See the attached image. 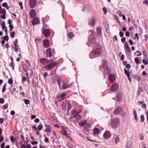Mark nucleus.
Instances as JSON below:
<instances>
[{"label": "nucleus", "mask_w": 148, "mask_h": 148, "mask_svg": "<svg viewBox=\"0 0 148 148\" xmlns=\"http://www.w3.org/2000/svg\"><path fill=\"white\" fill-rule=\"evenodd\" d=\"M89 32L90 34H91L89 38L90 40V43L92 45V47L93 48H95L97 47H99L100 45L97 42L95 35V32L92 30H90Z\"/></svg>", "instance_id": "f257e3e1"}, {"label": "nucleus", "mask_w": 148, "mask_h": 148, "mask_svg": "<svg viewBox=\"0 0 148 148\" xmlns=\"http://www.w3.org/2000/svg\"><path fill=\"white\" fill-rule=\"evenodd\" d=\"M95 48H93V50L90 53V56L91 58L93 59L97 57L101 54L102 49L100 45Z\"/></svg>", "instance_id": "f03ea898"}, {"label": "nucleus", "mask_w": 148, "mask_h": 148, "mask_svg": "<svg viewBox=\"0 0 148 148\" xmlns=\"http://www.w3.org/2000/svg\"><path fill=\"white\" fill-rule=\"evenodd\" d=\"M57 82L59 88L62 89H65L71 86V84L69 83L66 81L61 80V79L58 78L57 80Z\"/></svg>", "instance_id": "7ed1b4c3"}, {"label": "nucleus", "mask_w": 148, "mask_h": 148, "mask_svg": "<svg viewBox=\"0 0 148 148\" xmlns=\"http://www.w3.org/2000/svg\"><path fill=\"white\" fill-rule=\"evenodd\" d=\"M120 121L118 118H115L112 120L109 124L110 127L113 129H116L118 127Z\"/></svg>", "instance_id": "20e7f679"}, {"label": "nucleus", "mask_w": 148, "mask_h": 148, "mask_svg": "<svg viewBox=\"0 0 148 148\" xmlns=\"http://www.w3.org/2000/svg\"><path fill=\"white\" fill-rule=\"evenodd\" d=\"M62 108L64 110H67L68 112L71 108V106L69 102L66 100L64 101L62 103L61 105Z\"/></svg>", "instance_id": "39448f33"}, {"label": "nucleus", "mask_w": 148, "mask_h": 148, "mask_svg": "<svg viewBox=\"0 0 148 148\" xmlns=\"http://www.w3.org/2000/svg\"><path fill=\"white\" fill-rule=\"evenodd\" d=\"M61 127L62 130L60 132V134L64 136H67L68 135L67 132L69 130V129L64 126H62Z\"/></svg>", "instance_id": "423d86ee"}, {"label": "nucleus", "mask_w": 148, "mask_h": 148, "mask_svg": "<svg viewBox=\"0 0 148 148\" xmlns=\"http://www.w3.org/2000/svg\"><path fill=\"white\" fill-rule=\"evenodd\" d=\"M56 64L55 63H52L47 65L45 66L44 68L46 70H51L56 66Z\"/></svg>", "instance_id": "0eeeda50"}, {"label": "nucleus", "mask_w": 148, "mask_h": 148, "mask_svg": "<svg viewBox=\"0 0 148 148\" xmlns=\"http://www.w3.org/2000/svg\"><path fill=\"white\" fill-rule=\"evenodd\" d=\"M42 33L44 36L46 37H48L50 35V31L47 29H42Z\"/></svg>", "instance_id": "6e6552de"}, {"label": "nucleus", "mask_w": 148, "mask_h": 148, "mask_svg": "<svg viewBox=\"0 0 148 148\" xmlns=\"http://www.w3.org/2000/svg\"><path fill=\"white\" fill-rule=\"evenodd\" d=\"M119 88V85L117 83L114 84L111 86L110 90L113 92H115Z\"/></svg>", "instance_id": "1a4fd4ad"}, {"label": "nucleus", "mask_w": 148, "mask_h": 148, "mask_svg": "<svg viewBox=\"0 0 148 148\" xmlns=\"http://www.w3.org/2000/svg\"><path fill=\"white\" fill-rule=\"evenodd\" d=\"M36 0H29V5L31 8H34L36 5Z\"/></svg>", "instance_id": "9d476101"}, {"label": "nucleus", "mask_w": 148, "mask_h": 148, "mask_svg": "<svg viewBox=\"0 0 148 148\" xmlns=\"http://www.w3.org/2000/svg\"><path fill=\"white\" fill-rule=\"evenodd\" d=\"M111 136V133L108 131H106L104 133L103 136L106 139H109Z\"/></svg>", "instance_id": "9b49d317"}, {"label": "nucleus", "mask_w": 148, "mask_h": 148, "mask_svg": "<svg viewBox=\"0 0 148 148\" xmlns=\"http://www.w3.org/2000/svg\"><path fill=\"white\" fill-rule=\"evenodd\" d=\"M32 23L34 25L39 24L40 23V21L38 18L36 17L34 18L32 21Z\"/></svg>", "instance_id": "f8f14e48"}, {"label": "nucleus", "mask_w": 148, "mask_h": 148, "mask_svg": "<svg viewBox=\"0 0 148 148\" xmlns=\"http://www.w3.org/2000/svg\"><path fill=\"white\" fill-rule=\"evenodd\" d=\"M30 15L31 18H35L36 16V14L35 10L34 9L31 10L30 11Z\"/></svg>", "instance_id": "ddd939ff"}, {"label": "nucleus", "mask_w": 148, "mask_h": 148, "mask_svg": "<svg viewBox=\"0 0 148 148\" xmlns=\"http://www.w3.org/2000/svg\"><path fill=\"white\" fill-rule=\"evenodd\" d=\"M45 126L46 129L44 131V132H50L52 130L51 127L49 125H47L46 124H45Z\"/></svg>", "instance_id": "4468645a"}, {"label": "nucleus", "mask_w": 148, "mask_h": 148, "mask_svg": "<svg viewBox=\"0 0 148 148\" xmlns=\"http://www.w3.org/2000/svg\"><path fill=\"white\" fill-rule=\"evenodd\" d=\"M110 81L111 83H113L115 80V76L114 74H110L109 75Z\"/></svg>", "instance_id": "2eb2a0df"}, {"label": "nucleus", "mask_w": 148, "mask_h": 148, "mask_svg": "<svg viewBox=\"0 0 148 148\" xmlns=\"http://www.w3.org/2000/svg\"><path fill=\"white\" fill-rule=\"evenodd\" d=\"M43 43L44 47L45 48H47L49 46V42L47 39L44 40L43 41Z\"/></svg>", "instance_id": "dca6fc26"}, {"label": "nucleus", "mask_w": 148, "mask_h": 148, "mask_svg": "<svg viewBox=\"0 0 148 148\" xmlns=\"http://www.w3.org/2000/svg\"><path fill=\"white\" fill-rule=\"evenodd\" d=\"M122 110V108L121 107H118L114 111V113L115 114H118L121 112Z\"/></svg>", "instance_id": "f3484780"}, {"label": "nucleus", "mask_w": 148, "mask_h": 148, "mask_svg": "<svg viewBox=\"0 0 148 148\" xmlns=\"http://www.w3.org/2000/svg\"><path fill=\"white\" fill-rule=\"evenodd\" d=\"M40 62L42 64L45 65L48 63V61L46 58H42L40 60Z\"/></svg>", "instance_id": "a211bd4d"}, {"label": "nucleus", "mask_w": 148, "mask_h": 148, "mask_svg": "<svg viewBox=\"0 0 148 148\" xmlns=\"http://www.w3.org/2000/svg\"><path fill=\"white\" fill-rule=\"evenodd\" d=\"M45 53L46 54V56L47 57H51L52 56V55L50 49V48L48 49H47L45 52Z\"/></svg>", "instance_id": "6ab92c4d"}, {"label": "nucleus", "mask_w": 148, "mask_h": 148, "mask_svg": "<svg viewBox=\"0 0 148 148\" xmlns=\"http://www.w3.org/2000/svg\"><path fill=\"white\" fill-rule=\"evenodd\" d=\"M95 23V20L94 18H92L90 19L88 22V24L92 26H93Z\"/></svg>", "instance_id": "aec40b11"}, {"label": "nucleus", "mask_w": 148, "mask_h": 148, "mask_svg": "<svg viewBox=\"0 0 148 148\" xmlns=\"http://www.w3.org/2000/svg\"><path fill=\"white\" fill-rule=\"evenodd\" d=\"M125 48L126 49L125 50V52L126 53V51H127L128 52H130L131 51V50L130 48L129 47L128 44H126V42L125 44Z\"/></svg>", "instance_id": "412c9836"}, {"label": "nucleus", "mask_w": 148, "mask_h": 148, "mask_svg": "<svg viewBox=\"0 0 148 148\" xmlns=\"http://www.w3.org/2000/svg\"><path fill=\"white\" fill-rule=\"evenodd\" d=\"M79 113H77V114L74 115L73 117L78 120H80L82 118V116L79 115Z\"/></svg>", "instance_id": "4be33fe9"}, {"label": "nucleus", "mask_w": 148, "mask_h": 148, "mask_svg": "<svg viewBox=\"0 0 148 148\" xmlns=\"http://www.w3.org/2000/svg\"><path fill=\"white\" fill-rule=\"evenodd\" d=\"M33 74V73L32 71L30 69H28V70H27L26 73V75L27 76V77H29V75L30 76H32Z\"/></svg>", "instance_id": "5701e85b"}, {"label": "nucleus", "mask_w": 148, "mask_h": 148, "mask_svg": "<svg viewBox=\"0 0 148 148\" xmlns=\"http://www.w3.org/2000/svg\"><path fill=\"white\" fill-rule=\"evenodd\" d=\"M94 134H98L100 132L99 130L97 128H95L93 130Z\"/></svg>", "instance_id": "b1692460"}, {"label": "nucleus", "mask_w": 148, "mask_h": 148, "mask_svg": "<svg viewBox=\"0 0 148 148\" xmlns=\"http://www.w3.org/2000/svg\"><path fill=\"white\" fill-rule=\"evenodd\" d=\"M97 30L98 34L99 36H100L101 34V28L99 27L97 28Z\"/></svg>", "instance_id": "393cba45"}, {"label": "nucleus", "mask_w": 148, "mask_h": 148, "mask_svg": "<svg viewBox=\"0 0 148 148\" xmlns=\"http://www.w3.org/2000/svg\"><path fill=\"white\" fill-rule=\"evenodd\" d=\"M68 36L69 38L71 39L74 36V35H73V33L71 32L68 34Z\"/></svg>", "instance_id": "a878e982"}, {"label": "nucleus", "mask_w": 148, "mask_h": 148, "mask_svg": "<svg viewBox=\"0 0 148 148\" xmlns=\"http://www.w3.org/2000/svg\"><path fill=\"white\" fill-rule=\"evenodd\" d=\"M103 67L105 68L107 67V62L106 60L103 61Z\"/></svg>", "instance_id": "bb28decb"}, {"label": "nucleus", "mask_w": 148, "mask_h": 148, "mask_svg": "<svg viewBox=\"0 0 148 148\" xmlns=\"http://www.w3.org/2000/svg\"><path fill=\"white\" fill-rule=\"evenodd\" d=\"M133 114L134 116V119L136 120L137 121L138 120V118L137 116V114L136 110H134L133 111Z\"/></svg>", "instance_id": "cd10ccee"}, {"label": "nucleus", "mask_w": 148, "mask_h": 148, "mask_svg": "<svg viewBox=\"0 0 148 148\" xmlns=\"http://www.w3.org/2000/svg\"><path fill=\"white\" fill-rule=\"evenodd\" d=\"M117 98L118 102L120 101L121 99V96L120 93H118L117 94Z\"/></svg>", "instance_id": "c85d7f7f"}, {"label": "nucleus", "mask_w": 148, "mask_h": 148, "mask_svg": "<svg viewBox=\"0 0 148 148\" xmlns=\"http://www.w3.org/2000/svg\"><path fill=\"white\" fill-rule=\"evenodd\" d=\"M126 148H132L131 144L130 142L128 141L127 143Z\"/></svg>", "instance_id": "c756f323"}, {"label": "nucleus", "mask_w": 148, "mask_h": 148, "mask_svg": "<svg viewBox=\"0 0 148 148\" xmlns=\"http://www.w3.org/2000/svg\"><path fill=\"white\" fill-rule=\"evenodd\" d=\"M86 121H82L81 122H79V125L81 126H83L84 125L85 123L86 122Z\"/></svg>", "instance_id": "7c9ffc66"}, {"label": "nucleus", "mask_w": 148, "mask_h": 148, "mask_svg": "<svg viewBox=\"0 0 148 148\" xmlns=\"http://www.w3.org/2000/svg\"><path fill=\"white\" fill-rule=\"evenodd\" d=\"M19 144L21 148H25L26 146L24 144L23 142H20Z\"/></svg>", "instance_id": "2f4dec72"}, {"label": "nucleus", "mask_w": 148, "mask_h": 148, "mask_svg": "<svg viewBox=\"0 0 148 148\" xmlns=\"http://www.w3.org/2000/svg\"><path fill=\"white\" fill-rule=\"evenodd\" d=\"M66 95V94L65 93H62L60 94L59 96V98H63Z\"/></svg>", "instance_id": "473e14b6"}, {"label": "nucleus", "mask_w": 148, "mask_h": 148, "mask_svg": "<svg viewBox=\"0 0 148 148\" xmlns=\"http://www.w3.org/2000/svg\"><path fill=\"white\" fill-rule=\"evenodd\" d=\"M1 25L2 27V28L3 29H4L5 28V22L4 21H2L1 24Z\"/></svg>", "instance_id": "72a5a7b5"}, {"label": "nucleus", "mask_w": 148, "mask_h": 148, "mask_svg": "<svg viewBox=\"0 0 148 148\" xmlns=\"http://www.w3.org/2000/svg\"><path fill=\"white\" fill-rule=\"evenodd\" d=\"M15 35V32L14 31H12L11 33H10V36L11 38H13Z\"/></svg>", "instance_id": "f704fd0d"}, {"label": "nucleus", "mask_w": 148, "mask_h": 148, "mask_svg": "<svg viewBox=\"0 0 148 148\" xmlns=\"http://www.w3.org/2000/svg\"><path fill=\"white\" fill-rule=\"evenodd\" d=\"M140 118L141 119V122H143L144 121L145 119L144 116V115H141Z\"/></svg>", "instance_id": "c9c22d12"}, {"label": "nucleus", "mask_w": 148, "mask_h": 148, "mask_svg": "<svg viewBox=\"0 0 148 148\" xmlns=\"http://www.w3.org/2000/svg\"><path fill=\"white\" fill-rule=\"evenodd\" d=\"M6 84H5L3 85V88L2 90V93H4L5 92V89H6Z\"/></svg>", "instance_id": "e433bc0d"}, {"label": "nucleus", "mask_w": 148, "mask_h": 148, "mask_svg": "<svg viewBox=\"0 0 148 148\" xmlns=\"http://www.w3.org/2000/svg\"><path fill=\"white\" fill-rule=\"evenodd\" d=\"M142 62L144 64L146 65L148 64V61L147 60L143 59L142 60Z\"/></svg>", "instance_id": "4c0bfd02"}, {"label": "nucleus", "mask_w": 148, "mask_h": 148, "mask_svg": "<svg viewBox=\"0 0 148 148\" xmlns=\"http://www.w3.org/2000/svg\"><path fill=\"white\" fill-rule=\"evenodd\" d=\"M1 14H6V11L5 9L4 8H3L1 10Z\"/></svg>", "instance_id": "58836bf2"}, {"label": "nucleus", "mask_w": 148, "mask_h": 148, "mask_svg": "<svg viewBox=\"0 0 148 148\" xmlns=\"http://www.w3.org/2000/svg\"><path fill=\"white\" fill-rule=\"evenodd\" d=\"M43 127L42 125H38L37 127V130H41L42 129Z\"/></svg>", "instance_id": "ea45409f"}, {"label": "nucleus", "mask_w": 148, "mask_h": 148, "mask_svg": "<svg viewBox=\"0 0 148 148\" xmlns=\"http://www.w3.org/2000/svg\"><path fill=\"white\" fill-rule=\"evenodd\" d=\"M120 141L119 138L118 137H116L115 139V143L116 144H117Z\"/></svg>", "instance_id": "a19ab883"}, {"label": "nucleus", "mask_w": 148, "mask_h": 148, "mask_svg": "<svg viewBox=\"0 0 148 148\" xmlns=\"http://www.w3.org/2000/svg\"><path fill=\"white\" fill-rule=\"evenodd\" d=\"M8 82L10 84H12L13 80L11 78H10L8 80Z\"/></svg>", "instance_id": "79ce46f5"}, {"label": "nucleus", "mask_w": 148, "mask_h": 148, "mask_svg": "<svg viewBox=\"0 0 148 148\" xmlns=\"http://www.w3.org/2000/svg\"><path fill=\"white\" fill-rule=\"evenodd\" d=\"M24 101L25 103L26 104H28L29 103V101L28 99H24Z\"/></svg>", "instance_id": "37998d69"}, {"label": "nucleus", "mask_w": 148, "mask_h": 148, "mask_svg": "<svg viewBox=\"0 0 148 148\" xmlns=\"http://www.w3.org/2000/svg\"><path fill=\"white\" fill-rule=\"evenodd\" d=\"M124 70L125 74L127 76L130 75L129 72L127 71L126 69H124Z\"/></svg>", "instance_id": "c03bdc74"}, {"label": "nucleus", "mask_w": 148, "mask_h": 148, "mask_svg": "<svg viewBox=\"0 0 148 148\" xmlns=\"http://www.w3.org/2000/svg\"><path fill=\"white\" fill-rule=\"evenodd\" d=\"M8 38H9L8 37L7 35H6V36H4L3 38V39L5 41H8Z\"/></svg>", "instance_id": "a18cd8bd"}, {"label": "nucleus", "mask_w": 148, "mask_h": 148, "mask_svg": "<svg viewBox=\"0 0 148 148\" xmlns=\"http://www.w3.org/2000/svg\"><path fill=\"white\" fill-rule=\"evenodd\" d=\"M10 140H11V142H14L16 140L14 138V137L13 136H10Z\"/></svg>", "instance_id": "49530a36"}, {"label": "nucleus", "mask_w": 148, "mask_h": 148, "mask_svg": "<svg viewBox=\"0 0 148 148\" xmlns=\"http://www.w3.org/2000/svg\"><path fill=\"white\" fill-rule=\"evenodd\" d=\"M77 113V112L75 110H73L71 111V115H73L74 114Z\"/></svg>", "instance_id": "de8ad7c7"}, {"label": "nucleus", "mask_w": 148, "mask_h": 148, "mask_svg": "<svg viewBox=\"0 0 148 148\" xmlns=\"http://www.w3.org/2000/svg\"><path fill=\"white\" fill-rule=\"evenodd\" d=\"M103 10L104 12V14H106L107 13L106 8H103Z\"/></svg>", "instance_id": "09e8293b"}, {"label": "nucleus", "mask_w": 148, "mask_h": 148, "mask_svg": "<svg viewBox=\"0 0 148 148\" xmlns=\"http://www.w3.org/2000/svg\"><path fill=\"white\" fill-rule=\"evenodd\" d=\"M125 35L127 37H129L130 36V33L129 32L126 31L125 32Z\"/></svg>", "instance_id": "8fccbe9b"}, {"label": "nucleus", "mask_w": 148, "mask_h": 148, "mask_svg": "<svg viewBox=\"0 0 148 148\" xmlns=\"http://www.w3.org/2000/svg\"><path fill=\"white\" fill-rule=\"evenodd\" d=\"M8 5V4L7 3L5 2L3 3L2 4V6L3 7H5Z\"/></svg>", "instance_id": "3c124183"}, {"label": "nucleus", "mask_w": 148, "mask_h": 148, "mask_svg": "<svg viewBox=\"0 0 148 148\" xmlns=\"http://www.w3.org/2000/svg\"><path fill=\"white\" fill-rule=\"evenodd\" d=\"M135 61L137 64L139 62V60L138 58H135Z\"/></svg>", "instance_id": "603ef678"}, {"label": "nucleus", "mask_w": 148, "mask_h": 148, "mask_svg": "<svg viewBox=\"0 0 148 148\" xmlns=\"http://www.w3.org/2000/svg\"><path fill=\"white\" fill-rule=\"evenodd\" d=\"M17 42H18L17 40V39H16L14 43V45L15 46V47H18L17 44Z\"/></svg>", "instance_id": "864d4df0"}, {"label": "nucleus", "mask_w": 148, "mask_h": 148, "mask_svg": "<svg viewBox=\"0 0 148 148\" xmlns=\"http://www.w3.org/2000/svg\"><path fill=\"white\" fill-rule=\"evenodd\" d=\"M4 139L3 137L1 135H0V143L2 142Z\"/></svg>", "instance_id": "5fc2aeb1"}, {"label": "nucleus", "mask_w": 148, "mask_h": 148, "mask_svg": "<svg viewBox=\"0 0 148 148\" xmlns=\"http://www.w3.org/2000/svg\"><path fill=\"white\" fill-rule=\"evenodd\" d=\"M123 34H124V33L123 32H122L121 31H120L119 32V35H120V36L121 37H122L123 36Z\"/></svg>", "instance_id": "6e6d98bb"}, {"label": "nucleus", "mask_w": 148, "mask_h": 148, "mask_svg": "<svg viewBox=\"0 0 148 148\" xmlns=\"http://www.w3.org/2000/svg\"><path fill=\"white\" fill-rule=\"evenodd\" d=\"M19 5L20 6V7L21 9H23V6H22V2H19Z\"/></svg>", "instance_id": "4d7b16f0"}, {"label": "nucleus", "mask_w": 148, "mask_h": 148, "mask_svg": "<svg viewBox=\"0 0 148 148\" xmlns=\"http://www.w3.org/2000/svg\"><path fill=\"white\" fill-rule=\"evenodd\" d=\"M129 42L130 45H133L134 43L133 42L131 39H129Z\"/></svg>", "instance_id": "13d9d810"}, {"label": "nucleus", "mask_w": 148, "mask_h": 148, "mask_svg": "<svg viewBox=\"0 0 148 148\" xmlns=\"http://www.w3.org/2000/svg\"><path fill=\"white\" fill-rule=\"evenodd\" d=\"M4 101V99L2 98H0V103H3Z\"/></svg>", "instance_id": "bf43d9fd"}, {"label": "nucleus", "mask_w": 148, "mask_h": 148, "mask_svg": "<svg viewBox=\"0 0 148 148\" xmlns=\"http://www.w3.org/2000/svg\"><path fill=\"white\" fill-rule=\"evenodd\" d=\"M10 30H12L13 28V26L12 25H10L9 26Z\"/></svg>", "instance_id": "052dcab7"}, {"label": "nucleus", "mask_w": 148, "mask_h": 148, "mask_svg": "<svg viewBox=\"0 0 148 148\" xmlns=\"http://www.w3.org/2000/svg\"><path fill=\"white\" fill-rule=\"evenodd\" d=\"M125 40H126V39L125 37H123L121 39V41L122 42H125Z\"/></svg>", "instance_id": "680f3d73"}, {"label": "nucleus", "mask_w": 148, "mask_h": 148, "mask_svg": "<svg viewBox=\"0 0 148 148\" xmlns=\"http://www.w3.org/2000/svg\"><path fill=\"white\" fill-rule=\"evenodd\" d=\"M124 57H125V56L123 54L121 55V61H123L124 60Z\"/></svg>", "instance_id": "e2e57ef3"}, {"label": "nucleus", "mask_w": 148, "mask_h": 148, "mask_svg": "<svg viewBox=\"0 0 148 148\" xmlns=\"http://www.w3.org/2000/svg\"><path fill=\"white\" fill-rule=\"evenodd\" d=\"M126 67L127 68L129 69L131 67V65L130 64H127L126 65Z\"/></svg>", "instance_id": "0e129e2a"}, {"label": "nucleus", "mask_w": 148, "mask_h": 148, "mask_svg": "<svg viewBox=\"0 0 148 148\" xmlns=\"http://www.w3.org/2000/svg\"><path fill=\"white\" fill-rule=\"evenodd\" d=\"M39 121V120L38 118H36L34 120V122L36 123H38Z\"/></svg>", "instance_id": "69168bd1"}, {"label": "nucleus", "mask_w": 148, "mask_h": 148, "mask_svg": "<svg viewBox=\"0 0 148 148\" xmlns=\"http://www.w3.org/2000/svg\"><path fill=\"white\" fill-rule=\"evenodd\" d=\"M48 75V73H47L45 72L43 75V77H46Z\"/></svg>", "instance_id": "338daca9"}, {"label": "nucleus", "mask_w": 148, "mask_h": 148, "mask_svg": "<svg viewBox=\"0 0 148 148\" xmlns=\"http://www.w3.org/2000/svg\"><path fill=\"white\" fill-rule=\"evenodd\" d=\"M15 114V112L13 110H12L10 112V114L12 115H14Z\"/></svg>", "instance_id": "774afa93"}]
</instances>
